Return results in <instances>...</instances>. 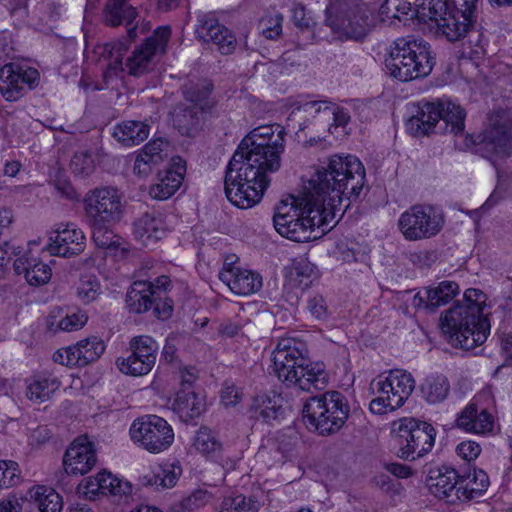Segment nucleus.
<instances>
[{"label":"nucleus","mask_w":512,"mask_h":512,"mask_svg":"<svg viewBox=\"0 0 512 512\" xmlns=\"http://www.w3.org/2000/svg\"><path fill=\"white\" fill-rule=\"evenodd\" d=\"M285 129L279 124L253 129L240 142L225 175V194L235 206L257 204L268 187V173L278 171L284 151Z\"/></svg>","instance_id":"obj_1"},{"label":"nucleus","mask_w":512,"mask_h":512,"mask_svg":"<svg viewBox=\"0 0 512 512\" xmlns=\"http://www.w3.org/2000/svg\"><path fill=\"white\" fill-rule=\"evenodd\" d=\"M326 198L313 195L309 189L300 197L291 196L281 201L273 217L276 231L292 241L306 242L315 239L313 234L320 230L321 234L330 231L337 223V213L326 205Z\"/></svg>","instance_id":"obj_2"},{"label":"nucleus","mask_w":512,"mask_h":512,"mask_svg":"<svg viewBox=\"0 0 512 512\" xmlns=\"http://www.w3.org/2000/svg\"><path fill=\"white\" fill-rule=\"evenodd\" d=\"M365 168L353 155H333L326 166L319 168L305 189L319 198H326V205L341 215L356 200L365 184Z\"/></svg>","instance_id":"obj_3"},{"label":"nucleus","mask_w":512,"mask_h":512,"mask_svg":"<svg viewBox=\"0 0 512 512\" xmlns=\"http://www.w3.org/2000/svg\"><path fill=\"white\" fill-rule=\"evenodd\" d=\"M484 294L468 289L461 303L448 309L441 317L442 331L455 347L472 350L482 345L490 333V323L483 314Z\"/></svg>","instance_id":"obj_4"},{"label":"nucleus","mask_w":512,"mask_h":512,"mask_svg":"<svg viewBox=\"0 0 512 512\" xmlns=\"http://www.w3.org/2000/svg\"><path fill=\"white\" fill-rule=\"evenodd\" d=\"M138 23L128 29V38L112 41L105 44L103 57L107 61L106 76L117 75L119 72L127 71L132 76H141L150 72L155 65V58L158 51H163L170 38L169 27L157 28L153 35L126 58L123 63V55L128 50V42L137 36Z\"/></svg>","instance_id":"obj_5"},{"label":"nucleus","mask_w":512,"mask_h":512,"mask_svg":"<svg viewBox=\"0 0 512 512\" xmlns=\"http://www.w3.org/2000/svg\"><path fill=\"white\" fill-rule=\"evenodd\" d=\"M479 0H451L437 14H429L425 7L416 11L420 22L428 23L438 36L450 42L467 38L472 48H482L483 35L476 29Z\"/></svg>","instance_id":"obj_6"},{"label":"nucleus","mask_w":512,"mask_h":512,"mask_svg":"<svg viewBox=\"0 0 512 512\" xmlns=\"http://www.w3.org/2000/svg\"><path fill=\"white\" fill-rule=\"evenodd\" d=\"M465 111L450 100L422 101L416 113L405 123L409 134L419 137L432 132L453 133L464 131Z\"/></svg>","instance_id":"obj_7"},{"label":"nucleus","mask_w":512,"mask_h":512,"mask_svg":"<svg viewBox=\"0 0 512 512\" xmlns=\"http://www.w3.org/2000/svg\"><path fill=\"white\" fill-rule=\"evenodd\" d=\"M430 45L415 38H399L386 60L389 74L403 82L427 76L433 68Z\"/></svg>","instance_id":"obj_8"},{"label":"nucleus","mask_w":512,"mask_h":512,"mask_svg":"<svg viewBox=\"0 0 512 512\" xmlns=\"http://www.w3.org/2000/svg\"><path fill=\"white\" fill-rule=\"evenodd\" d=\"M415 388L414 378L405 370H391L388 375H379L370 383V390L376 397L370 402V411L384 414L400 408Z\"/></svg>","instance_id":"obj_9"},{"label":"nucleus","mask_w":512,"mask_h":512,"mask_svg":"<svg viewBox=\"0 0 512 512\" xmlns=\"http://www.w3.org/2000/svg\"><path fill=\"white\" fill-rule=\"evenodd\" d=\"M349 415L345 397L338 391H329L312 397L303 407V416L321 435L338 431Z\"/></svg>","instance_id":"obj_10"},{"label":"nucleus","mask_w":512,"mask_h":512,"mask_svg":"<svg viewBox=\"0 0 512 512\" xmlns=\"http://www.w3.org/2000/svg\"><path fill=\"white\" fill-rule=\"evenodd\" d=\"M445 223L440 210L428 204H415L398 218L397 226L407 241H421L436 236Z\"/></svg>","instance_id":"obj_11"},{"label":"nucleus","mask_w":512,"mask_h":512,"mask_svg":"<svg viewBox=\"0 0 512 512\" xmlns=\"http://www.w3.org/2000/svg\"><path fill=\"white\" fill-rule=\"evenodd\" d=\"M435 436L434 427L427 422L407 418L401 420L396 436L399 446L398 456L406 460L423 457L432 450Z\"/></svg>","instance_id":"obj_12"},{"label":"nucleus","mask_w":512,"mask_h":512,"mask_svg":"<svg viewBox=\"0 0 512 512\" xmlns=\"http://www.w3.org/2000/svg\"><path fill=\"white\" fill-rule=\"evenodd\" d=\"M130 436L134 443L150 453L167 450L174 441L170 424L157 415H147L133 421Z\"/></svg>","instance_id":"obj_13"},{"label":"nucleus","mask_w":512,"mask_h":512,"mask_svg":"<svg viewBox=\"0 0 512 512\" xmlns=\"http://www.w3.org/2000/svg\"><path fill=\"white\" fill-rule=\"evenodd\" d=\"M83 205L87 222H119L124 212L122 195L112 186L89 190Z\"/></svg>","instance_id":"obj_14"},{"label":"nucleus","mask_w":512,"mask_h":512,"mask_svg":"<svg viewBox=\"0 0 512 512\" xmlns=\"http://www.w3.org/2000/svg\"><path fill=\"white\" fill-rule=\"evenodd\" d=\"M213 85L209 80L189 81L183 86V95L191 105L183 111L180 118L182 128L189 134L205 121L216 102L211 97Z\"/></svg>","instance_id":"obj_15"},{"label":"nucleus","mask_w":512,"mask_h":512,"mask_svg":"<svg viewBox=\"0 0 512 512\" xmlns=\"http://www.w3.org/2000/svg\"><path fill=\"white\" fill-rule=\"evenodd\" d=\"M482 149L488 157L505 158L512 154V122L505 111H495L479 135Z\"/></svg>","instance_id":"obj_16"},{"label":"nucleus","mask_w":512,"mask_h":512,"mask_svg":"<svg viewBox=\"0 0 512 512\" xmlns=\"http://www.w3.org/2000/svg\"><path fill=\"white\" fill-rule=\"evenodd\" d=\"M325 23L341 39L358 41L363 39L369 30L368 17L359 7L343 10L331 4L326 8Z\"/></svg>","instance_id":"obj_17"},{"label":"nucleus","mask_w":512,"mask_h":512,"mask_svg":"<svg viewBox=\"0 0 512 512\" xmlns=\"http://www.w3.org/2000/svg\"><path fill=\"white\" fill-rule=\"evenodd\" d=\"M130 355L117 360L119 370L131 376L148 374L155 365L158 345L150 336L141 335L131 339Z\"/></svg>","instance_id":"obj_18"},{"label":"nucleus","mask_w":512,"mask_h":512,"mask_svg":"<svg viewBox=\"0 0 512 512\" xmlns=\"http://www.w3.org/2000/svg\"><path fill=\"white\" fill-rule=\"evenodd\" d=\"M278 379L287 387H295L299 391L312 392L322 390L327 383L326 374L321 369H315L309 364V361L293 364L288 362L285 367L273 366Z\"/></svg>","instance_id":"obj_19"},{"label":"nucleus","mask_w":512,"mask_h":512,"mask_svg":"<svg viewBox=\"0 0 512 512\" xmlns=\"http://www.w3.org/2000/svg\"><path fill=\"white\" fill-rule=\"evenodd\" d=\"M36 69L17 63H7L0 68V93L7 101H17L24 93L37 85Z\"/></svg>","instance_id":"obj_20"},{"label":"nucleus","mask_w":512,"mask_h":512,"mask_svg":"<svg viewBox=\"0 0 512 512\" xmlns=\"http://www.w3.org/2000/svg\"><path fill=\"white\" fill-rule=\"evenodd\" d=\"M97 463L94 443L87 436L76 438L63 457L64 470L69 475H84Z\"/></svg>","instance_id":"obj_21"},{"label":"nucleus","mask_w":512,"mask_h":512,"mask_svg":"<svg viewBox=\"0 0 512 512\" xmlns=\"http://www.w3.org/2000/svg\"><path fill=\"white\" fill-rule=\"evenodd\" d=\"M86 246V237L75 224H60L50 237L47 250L51 255L73 257L82 253Z\"/></svg>","instance_id":"obj_22"},{"label":"nucleus","mask_w":512,"mask_h":512,"mask_svg":"<svg viewBox=\"0 0 512 512\" xmlns=\"http://www.w3.org/2000/svg\"><path fill=\"white\" fill-rule=\"evenodd\" d=\"M427 486L432 494L448 503L461 501L460 474L452 467L442 466L431 469L427 478Z\"/></svg>","instance_id":"obj_23"},{"label":"nucleus","mask_w":512,"mask_h":512,"mask_svg":"<svg viewBox=\"0 0 512 512\" xmlns=\"http://www.w3.org/2000/svg\"><path fill=\"white\" fill-rule=\"evenodd\" d=\"M194 448L203 456L217 462L225 470H233L237 460L225 455L223 443L218 434L207 426H201L193 438Z\"/></svg>","instance_id":"obj_24"},{"label":"nucleus","mask_w":512,"mask_h":512,"mask_svg":"<svg viewBox=\"0 0 512 512\" xmlns=\"http://www.w3.org/2000/svg\"><path fill=\"white\" fill-rule=\"evenodd\" d=\"M219 279L234 294L240 296L256 293L262 287V277L258 273L239 266H229L221 269Z\"/></svg>","instance_id":"obj_25"},{"label":"nucleus","mask_w":512,"mask_h":512,"mask_svg":"<svg viewBox=\"0 0 512 512\" xmlns=\"http://www.w3.org/2000/svg\"><path fill=\"white\" fill-rule=\"evenodd\" d=\"M186 172L185 162L180 157L172 158V164L157 175V182L150 187L149 194L157 200H166L181 186Z\"/></svg>","instance_id":"obj_26"},{"label":"nucleus","mask_w":512,"mask_h":512,"mask_svg":"<svg viewBox=\"0 0 512 512\" xmlns=\"http://www.w3.org/2000/svg\"><path fill=\"white\" fill-rule=\"evenodd\" d=\"M169 143L161 138L149 141L137 154L134 162V173L147 177L153 169L168 156Z\"/></svg>","instance_id":"obj_27"},{"label":"nucleus","mask_w":512,"mask_h":512,"mask_svg":"<svg viewBox=\"0 0 512 512\" xmlns=\"http://www.w3.org/2000/svg\"><path fill=\"white\" fill-rule=\"evenodd\" d=\"M166 231L160 214L145 213L134 222L135 239L145 247L153 246L165 236Z\"/></svg>","instance_id":"obj_28"},{"label":"nucleus","mask_w":512,"mask_h":512,"mask_svg":"<svg viewBox=\"0 0 512 512\" xmlns=\"http://www.w3.org/2000/svg\"><path fill=\"white\" fill-rule=\"evenodd\" d=\"M13 265L16 274L24 275L27 283L32 286L46 284L52 276V270L48 264L28 254L15 259Z\"/></svg>","instance_id":"obj_29"},{"label":"nucleus","mask_w":512,"mask_h":512,"mask_svg":"<svg viewBox=\"0 0 512 512\" xmlns=\"http://www.w3.org/2000/svg\"><path fill=\"white\" fill-rule=\"evenodd\" d=\"M273 366L285 367V364L292 362L297 364L302 361H309L308 348L304 341L293 337L280 339L272 352Z\"/></svg>","instance_id":"obj_30"},{"label":"nucleus","mask_w":512,"mask_h":512,"mask_svg":"<svg viewBox=\"0 0 512 512\" xmlns=\"http://www.w3.org/2000/svg\"><path fill=\"white\" fill-rule=\"evenodd\" d=\"M457 426L467 432L485 434L492 431L493 419L485 409L478 411L475 404L468 405L456 420Z\"/></svg>","instance_id":"obj_31"},{"label":"nucleus","mask_w":512,"mask_h":512,"mask_svg":"<svg viewBox=\"0 0 512 512\" xmlns=\"http://www.w3.org/2000/svg\"><path fill=\"white\" fill-rule=\"evenodd\" d=\"M156 291L149 281H135L126 295V303L133 313H144L156 303Z\"/></svg>","instance_id":"obj_32"},{"label":"nucleus","mask_w":512,"mask_h":512,"mask_svg":"<svg viewBox=\"0 0 512 512\" xmlns=\"http://www.w3.org/2000/svg\"><path fill=\"white\" fill-rule=\"evenodd\" d=\"M60 381L52 374H40L27 380L26 396L34 403H43L59 389Z\"/></svg>","instance_id":"obj_33"},{"label":"nucleus","mask_w":512,"mask_h":512,"mask_svg":"<svg viewBox=\"0 0 512 512\" xmlns=\"http://www.w3.org/2000/svg\"><path fill=\"white\" fill-rule=\"evenodd\" d=\"M172 409L182 421H189L199 417L205 410V403L194 391L179 389L172 403Z\"/></svg>","instance_id":"obj_34"},{"label":"nucleus","mask_w":512,"mask_h":512,"mask_svg":"<svg viewBox=\"0 0 512 512\" xmlns=\"http://www.w3.org/2000/svg\"><path fill=\"white\" fill-rule=\"evenodd\" d=\"M149 126L142 121H123L115 126L113 137L122 145L131 147L147 139Z\"/></svg>","instance_id":"obj_35"},{"label":"nucleus","mask_w":512,"mask_h":512,"mask_svg":"<svg viewBox=\"0 0 512 512\" xmlns=\"http://www.w3.org/2000/svg\"><path fill=\"white\" fill-rule=\"evenodd\" d=\"M104 22L116 27L119 25H130L137 18V11L129 0H108L104 9Z\"/></svg>","instance_id":"obj_36"},{"label":"nucleus","mask_w":512,"mask_h":512,"mask_svg":"<svg viewBox=\"0 0 512 512\" xmlns=\"http://www.w3.org/2000/svg\"><path fill=\"white\" fill-rule=\"evenodd\" d=\"M489 486L487 473L481 469L460 474L461 501H468L480 497Z\"/></svg>","instance_id":"obj_37"},{"label":"nucleus","mask_w":512,"mask_h":512,"mask_svg":"<svg viewBox=\"0 0 512 512\" xmlns=\"http://www.w3.org/2000/svg\"><path fill=\"white\" fill-rule=\"evenodd\" d=\"M76 366L82 367L96 361L105 350L104 342L97 336H91L72 345Z\"/></svg>","instance_id":"obj_38"},{"label":"nucleus","mask_w":512,"mask_h":512,"mask_svg":"<svg viewBox=\"0 0 512 512\" xmlns=\"http://www.w3.org/2000/svg\"><path fill=\"white\" fill-rule=\"evenodd\" d=\"M32 504L38 512H61L62 497L52 488L37 486L30 490Z\"/></svg>","instance_id":"obj_39"},{"label":"nucleus","mask_w":512,"mask_h":512,"mask_svg":"<svg viewBox=\"0 0 512 512\" xmlns=\"http://www.w3.org/2000/svg\"><path fill=\"white\" fill-rule=\"evenodd\" d=\"M182 474L179 463H164L159 465L151 475L145 476L146 484L157 488L168 489L176 485Z\"/></svg>","instance_id":"obj_40"},{"label":"nucleus","mask_w":512,"mask_h":512,"mask_svg":"<svg viewBox=\"0 0 512 512\" xmlns=\"http://www.w3.org/2000/svg\"><path fill=\"white\" fill-rule=\"evenodd\" d=\"M426 308L434 311L447 304L459 293V286L454 281H442L435 288L426 290Z\"/></svg>","instance_id":"obj_41"},{"label":"nucleus","mask_w":512,"mask_h":512,"mask_svg":"<svg viewBox=\"0 0 512 512\" xmlns=\"http://www.w3.org/2000/svg\"><path fill=\"white\" fill-rule=\"evenodd\" d=\"M221 33H227V27L221 24L212 14L202 13L197 16L195 34L197 39L212 43Z\"/></svg>","instance_id":"obj_42"},{"label":"nucleus","mask_w":512,"mask_h":512,"mask_svg":"<svg viewBox=\"0 0 512 512\" xmlns=\"http://www.w3.org/2000/svg\"><path fill=\"white\" fill-rule=\"evenodd\" d=\"M450 390L448 379L443 375L428 376L421 385L423 397L431 404L443 401Z\"/></svg>","instance_id":"obj_43"},{"label":"nucleus","mask_w":512,"mask_h":512,"mask_svg":"<svg viewBox=\"0 0 512 512\" xmlns=\"http://www.w3.org/2000/svg\"><path fill=\"white\" fill-rule=\"evenodd\" d=\"M419 5L415 8L407 0H385L380 6L379 13L382 20L398 19L401 21L403 17L410 15V18L416 17Z\"/></svg>","instance_id":"obj_44"},{"label":"nucleus","mask_w":512,"mask_h":512,"mask_svg":"<svg viewBox=\"0 0 512 512\" xmlns=\"http://www.w3.org/2000/svg\"><path fill=\"white\" fill-rule=\"evenodd\" d=\"M259 502L242 494L225 497L218 512H258Z\"/></svg>","instance_id":"obj_45"},{"label":"nucleus","mask_w":512,"mask_h":512,"mask_svg":"<svg viewBox=\"0 0 512 512\" xmlns=\"http://www.w3.org/2000/svg\"><path fill=\"white\" fill-rule=\"evenodd\" d=\"M92 229V239L97 247L109 249L116 247L117 241L111 227L116 222H87Z\"/></svg>","instance_id":"obj_46"},{"label":"nucleus","mask_w":512,"mask_h":512,"mask_svg":"<svg viewBox=\"0 0 512 512\" xmlns=\"http://www.w3.org/2000/svg\"><path fill=\"white\" fill-rule=\"evenodd\" d=\"M98 481L103 486L101 494L128 495L132 492V486L129 482L114 477L111 473L100 472L97 474Z\"/></svg>","instance_id":"obj_47"},{"label":"nucleus","mask_w":512,"mask_h":512,"mask_svg":"<svg viewBox=\"0 0 512 512\" xmlns=\"http://www.w3.org/2000/svg\"><path fill=\"white\" fill-rule=\"evenodd\" d=\"M290 275L299 285L307 287L316 275V267L307 258H299L294 260L290 268Z\"/></svg>","instance_id":"obj_48"},{"label":"nucleus","mask_w":512,"mask_h":512,"mask_svg":"<svg viewBox=\"0 0 512 512\" xmlns=\"http://www.w3.org/2000/svg\"><path fill=\"white\" fill-rule=\"evenodd\" d=\"M87 322V316L83 313H73L66 315L55 326L52 319H48L47 327L50 331L72 332L81 329Z\"/></svg>","instance_id":"obj_49"},{"label":"nucleus","mask_w":512,"mask_h":512,"mask_svg":"<svg viewBox=\"0 0 512 512\" xmlns=\"http://www.w3.org/2000/svg\"><path fill=\"white\" fill-rule=\"evenodd\" d=\"M101 293V285L94 276H85L77 287V296L85 304L97 299Z\"/></svg>","instance_id":"obj_50"},{"label":"nucleus","mask_w":512,"mask_h":512,"mask_svg":"<svg viewBox=\"0 0 512 512\" xmlns=\"http://www.w3.org/2000/svg\"><path fill=\"white\" fill-rule=\"evenodd\" d=\"M70 167L75 175L80 177H87L93 173L95 169V163L90 152L78 151L73 155Z\"/></svg>","instance_id":"obj_51"},{"label":"nucleus","mask_w":512,"mask_h":512,"mask_svg":"<svg viewBox=\"0 0 512 512\" xmlns=\"http://www.w3.org/2000/svg\"><path fill=\"white\" fill-rule=\"evenodd\" d=\"M211 498L212 496L207 490L197 489L184 498L176 508L179 509V512H192L204 507Z\"/></svg>","instance_id":"obj_52"},{"label":"nucleus","mask_w":512,"mask_h":512,"mask_svg":"<svg viewBox=\"0 0 512 512\" xmlns=\"http://www.w3.org/2000/svg\"><path fill=\"white\" fill-rule=\"evenodd\" d=\"M19 482L18 465L14 461H0V488H9Z\"/></svg>","instance_id":"obj_53"},{"label":"nucleus","mask_w":512,"mask_h":512,"mask_svg":"<svg viewBox=\"0 0 512 512\" xmlns=\"http://www.w3.org/2000/svg\"><path fill=\"white\" fill-rule=\"evenodd\" d=\"M283 16L275 14L267 16L260 21L261 34L266 39H276L282 32Z\"/></svg>","instance_id":"obj_54"},{"label":"nucleus","mask_w":512,"mask_h":512,"mask_svg":"<svg viewBox=\"0 0 512 512\" xmlns=\"http://www.w3.org/2000/svg\"><path fill=\"white\" fill-rule=\"evenodd\" d=\"M277 398L276 396H273V398L262 396L256 400L259 402L257 407L258 413L264 420L268 421L278 417L282 405L277 403Z\"/></svg>","instance_id":"obj_55"},{"label":"nucleus","mask_w":512,"mask_h":512,"mask_svg":"<svg viewBox=\"0 0 512 512\" xmlns=\"http://www.w3.org/2000/svg\"><path fill=\"white\" fill-rule=\"evenodd\" d=\"M257 456L268 466H276L285 463L287 459V454L281 450V448L277 445H273L272 447L262 448L258 451Z\"/></svg>","instance_id":"obj_56"},{"label":"nucleus","mask_w":512,"mask_h":512,"mask_svg":"<svg viewBox=\"0 0 512 512\" xmlns=\"http://www.w3.org/2000/svg\"><path fill=\"white\" fill-rule=\"evenodd\" d=\"M331 108V102L328 100H314L307 101L298 106V110L302 111L307 116L315 117L318 114L323 113L327 115Z\"/></svg>","instance_id":"obj_57"},{"label":"nucleus","mask_w":512,"mask_h":512,"mask_svg":"<svg viewBox=\"0 0 512 512\" xmlns=\"http://www.w3.org/2000/svg\"><path fill=\"white\" fill-rule=\"evenodd\" d=\"M218 39H215L212 44L217 47V50L223 55H230L236 49L237 41L232 33L227 28V33H221L217 36Z\"/></svg>","instance_id":"obj_58"},{"label":"nucleus","mask_w":512,"mask_h":512,"mask_svg":"<svg viewBox=\"0 0 512 512\" xmlns=\"http://www.w3.org/2000/svg\"><path fill=\"white\" fill-rule=\"evenodd\" d=\"M53 187L57 194L62 198L71 201L78 199V193L66 177H56V179L53 181Z\"/></svg>","instance_id":"obj_59"},{"label":"nucleus","mask_w":512,"mask_h":512,"mask_svg":"<svg viewBox=\"0 0 512 512\" xmlns=\"http://www.w3.org/2000/svg\"><path fill=\"white\" fill-rule=\"evenodd\" d=\"M292 21L300 29H309L313 24V19L307 14L305 7L296 3L291 9Z\"/></svg>","instance_id":"obj_60"},{"label":"nucleus","mask_w":512,"mask_h":512,"mask_svg":"<svg viewBox=\"0 0 512 512\" xmlns=\"http://www.w3.org/2000/svg\"><path fill=\"white\" fill-rule=\"evenodd\" d=\"M101 488H103V486L98 481L96 475L82 481L78 486V492L92 499L98 494H101Z\"/></svg>","instance_id":"obj_61"},{"label":"nucleus","mask_w":512,"mask_h":512,"mask_svg":"<svg viewBox=\"0 0 512 512\" xmlns=\"http://www.w3.org/2000/svg\"><path fill=\"white\" fill-rule=\"evenodd\" d=\"M407 257L413 265L420 268L428 267L436 260V254L433 251L410 252Z\"/></svg>","instance_id":"obj_62"},{"label":"nucleus","mask_w":512,"mask_h":512,"mask_svg":"<svg viewBox=\"0 0 512 512\" xmlns=\"http://www.w3.org/2000/svg\"><path fill=\"white\" fill-rule=\"evenodd\" d=\"M456 451L463 459L471 461L478 457L481 448L480 445L474 441H465L458 444Z\"/></svg>","instance_id":"obj_63"},{"label":"nucleus","mask_w":512,"mask_h":512,"mask_svg":"<svg viewBox=\"0 0 512 512\" xmlns=\"http://www.w3.org/2000/svg\"><path fill=\"white\" fill-rule=\"evenodd\" d=\"M307 309L316 319H323L327 315V307L324 299L320 296L308 300Z\"/></svg>","instance_id":"obj_64"}]
</instances>
